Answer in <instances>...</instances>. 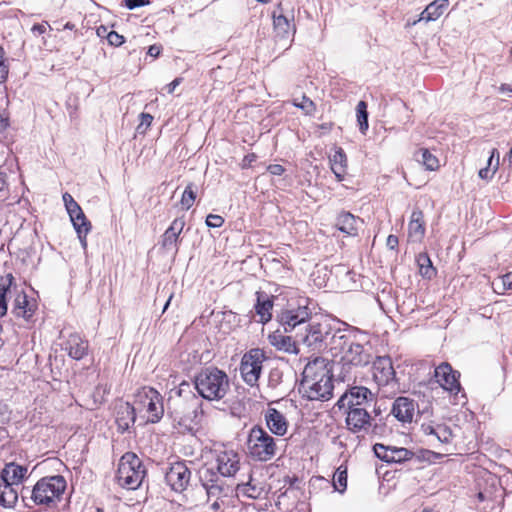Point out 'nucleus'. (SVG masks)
<instances>
[{
  "label": "nucleus",
  "mask_w": 512,
  "mask_h": 512,
  "mask_svg": "<svg viewBox=\"0 0 512 512\" xmlns=\"http://www.w3.org/2000/svg\"><path fill=\"white\" fill-rule=\"evenodd\" d=\"M302 376L300 389L309 400L327 401L332 398L334 381L328 360L316 357L306 364Z\"/></svg>",
  "instance_id": "1"
},
{
  "label": "nucleus",
  "mask_w": 512,
  "mask_h": 512,
  "mask_svg": "<svg viewBox=\"0 0 512 512\" xmlns=\"http://www.w3.org/2000/svg\"><path fill=\"white\" fill-rule=\"evenodd\" d=\"M202 401L193 393L182 394L179 390L167 403V413L180 432H192L200 425Z\"/></svg>",
  "instance_id": "2"
},
{
  "label": "nucleus",
  "mask_w": 512,
  "mask_h": 512,
  "mask_svg": "<svg viewBox=\"0 0 512 512\" xmlns=\"http://www.w3.org/2000/svg\"><path fill=\"white\" fill-rule=\"evenodd\" d=\"M195 388L204 399L220 400L229 390V378L224 371L208 367L195 377Z\"/></svg>",
  "instance_id": "3"
},
{
  "label": "nucleus",
  "mask_w": 512,
  "mask_h": 512,
  "mask_svg": "<svg viewBox=\"0 0 512 512\" xmlns=\"http://www.w3.org/2000/svg\"><path fill=\"white\" fill-rule=\"evenodd\" d=\"M247 449L253 460L267 462L275 457L278 446L277 441L264 428L254 426L248 434Z\"/></svg>",
  "instance_id": "4"
},
{
  "label": "nucleus",
  "mask_w": 512,
  "mask_h": 512,
  "mask_svg": "<svg viewBox=\"0 0 512 512\" xmlns=\"http://www.w3.org/2000/svg\"><path fill=\"white\" fill-rule=\"evenodd\" d=\"M145 474L146 470L140 458L136 454L128 452L119 461L116 479L120 486L134 490L141 485Z\"/></svg>",
  "instance_id": "5"
},
{
  "label": "nucleus",
  "mask_w": 512,
  "mask_h": 512,
  "mask_svg": "<svg viewBox=\"0 0 512 512\" xmlns=\"http://www.w3.org/2000/svg\"><path fill=\"white\" fill-rule=\"evenodd\" d=\"M66 489V480L61 475L43 477L37 481L30 491L31 500L36 505H50L59 500ZM29 492L28 489H26Z\"/></svg>",
  "instance_id": "6"
},
{
  "label": "nucleus",
  "mask_w": 512,
  "mask_h": 512,
  "mask_svg": "<svg viewBox=\"0 0 512 512\" xmlns=\"http://www.w3.org/2000/svg\"><path fill=\"white\" fill-rule=\"evenodd\" d=\"M309 322L303 327L301 332H297L298 341L313 350H321L327 347V339L331 334L329 323L309 319Z\"/></svg>",
  "instance_id": "7"
},
{
  "label": "nucleus",
  "mask_w": 512,
  "mask_h": 512,
  "mask_svg": "<svg viewBox=\"0 0 512 512\" xmlns=\"http://www.w3.org/2000/svg\"><path fill=\"white\" fill-rule=\"evenodd\" d=\"M266 360L265 352L260 348H253L247 351L240 364V373L243 381L253 387L257 384Z\"/></svg>",
  "instance_id": "8"
},
{
  "label": "nucleus",
  "mask_w": 512,
  "mask_h": 512,
  "mask_svg": "<svg viewBox=\"0 0 512 512\" xmlns=\"http://www.w3.org/2000/svg\"><path fill=\"white\" fill-rule=\"evenodd\" d=\"M136 403L146 410L149 422L157 423L163 417V399L156 389L152 387L141 388L136 394Z\"/></svg>",
  "instance_id": "9"
},
{
  "label": "nucleus",
  "mask_w": 512,
  "mask_h": 512,
  "mask_svg": "<svg viewBox=\"0 0 512 512\" xmlns=\"http://www.w3.org/2000/svg\"><path fill=\"white\" fill-rule=\"evenodd\" d=\"M308 304V298H300L296 308L290 307L281 312L278 318L285 333L292 332L296 328H299L302 331V326L310 319L311 316V310L309 309Z\"/></svg>",
  "instance_id": "10"
},
{
  "label": "nucleus",
  "mask_w": 512,
  "mask_h": 512,
  "mask_svg": "<svg viewBox=\"0 0 512 512\" xmlns=\"http://www.w3.org/2000/svg\"><path fill=\"white\" fill-rule=\"evenodd\" d=\"M214 458L219 477H233L240 469V455L233 449H215Z\"/></svg>",
  "instance_id": "11"
},
{
  "label": "nucleus",
  "mask_w": 512,
  "mask_h": 512,
  "mask_svg": "<svg viewBox=\"0 0 512 512\" xmlns=\"http://www.w3.org/2000/svg\"><path fill=\"white\" fill-rule=\"evenodd\" d=\"M373 399L374 394L367 387L353 386L346 390V392L339 398L337 406L339 409L366 408Z\"/></svg>",
  "instance_id": "12"
},
{
  "label": "nucleus",
  "mask_w": 512,
  "mask_h": 512,
  "mask_svg": "<svg viewBox=\"0 0 512 512\" xmlns=\"http://www.w3.org/2000/svg\"><path fill=\"white\" fill-rule=\"evenodd\" d=\"M199 477L209 499L211 497L219 499L222 495H227L225 491L227 487H225L224 482L213 467L203 466L199 470Z\"/></svg>",
  "instance_id": "13"
},
{
  "label": "nucleus",
  "mask_w": 512,
  "mask_h": 512,
  "mask_svg": "<svg viewBox=\"0 0 512 512\" xmlns=\"http://www.w3.org/2000/svg\"><path fill=\"white\" fill-rule=\"evenodd\" d=\"M372 373L373 379L379 387L396 382V372L389 356L377 357L372 364Z\"/></svg>",
  "instance_id": "14"
},
{
  "label": "nucleus",
  "mask_w": 512,
  "mask_h": 512,
  "mask_svg": "<svg viewBox=\"0 0 512 512\" xmlns=\"http://www.w3.org/2000/svg\"><path fill=\"white\" fill-rule=\"evenodd\" d=\"M434 377L437 383L450 393L458 394L461 389L459 382L460 373L453 370L452 366L447 362H443L435 368Z\"/></svg>",
  "instance_id": "15"
},
{
  "label": "nucleus",
  "mask_w": 512,
  "mask_h": 512,
  "mask_svg": "<svg viewBox=\"0 0 512 512\" xmlns=\"http://www.w3.org/2000/svg\"><path fill=\"white\" fill-rule=\"evenodd\" d=\"M346 410L345 423L347 429L354 433H367L371 426V416L365 407L344 408Z\"/></svg>",
  "instance_id": "16"
},
{
  "label": "nucleus",
  "mask_w": 512,
  "mask_h": 512,
  "mask_svg": "<svg viewBox=\"0 0 512 512\" xmlns=\"http://www.w3.org/2000/svg\"><path fill=\"white\" fill-rule=\"evenodd\" d=\"M191 472L183 462L174 463L165 475L168 485L176 492H182L189 484Z\"/></svg>",
  "instance_id": "17"
},
{
  "label": "nucleus",
  "mask_w": 512,
  "mask_h": 512,
  "mask_svg": "<svg viewBox=\"0 0 512 512\" xmlns=\"http://www.w3.org/2000/svg\"><path fill=\"white\" fill-rule=\"evenodd\" d=\"M371 361L370 352L361 344L353 342L341 356L343 366H366Z\"/></svg>",
  "instance_id": "18"
},
{
  "label": "nucleus",
  "mask_w": 512,
  "mask_h": 512,
  "mask_svg": "<svg viewBox=\"0 0 512 512\" xmlns=\"http://www.w3.org/2000/svg\"><path fill=\"white\" fill-rule=\"evenodd\" d=\"M184 226L185 220L183 217L176 218L172 221L170 226L165 230L164 234L161 236V246L164 250H174L175 253L178 252L179 237L183 231Z\"/></svg>",
  "instance_id": "19"
},
{
  "label": "nucleus",
  "mask_w": 512,
  "mask_h": 512,
  "mask_svg": "<svg viewBox=\"0 0 512 512\" xmlns=\"http://www.w3.org/2000/svg\"><path fill=\"white\" fill-rule=\"evenodd\" d=\"M37 305L34 301H30L24 291H17L12 304L11 313L17 318H23L29 321L35 311Z\"/></svg>",
  "instance_id": "20"
},
{
  "label": "nucleus",
  "mask_w": 512,
  "mask_h": 512,
  "mask_svg": "<svg viewBox=\"0 0 512 512\" xmlns=\"http://www.w3.org/2000/svg\"><path fill=\"white\" fill-rule=\"evenodd\" d=\"M416 404L414 400L408 397H398L395 399L391 413L394 417L402 423H410L415 414Z\"/></svg>",
  "instance_id": "21"
},
{
  "label": "nucleus",
  "mask_w": 512,
  "mask_h": 512,
  "mask_svg": "<svg viewBox=\"0 0 512 512\" xmlns=\"http://www.w3.org/2000/svg\"><path fill=\"white\" fill-rule=\"evenodd\" d=\"M265 422L269 430L276 436H283L288 429V422L285 416L275 408H268L265 411Z\"/></svg>",
  "instance_id": "22"
},
{
  "label": "nucleus",
  "mask_w": 512,
  "mask_h": 512,
  "mask_svg": "<svg viewBox=\"0 0 512 512\" xmlns=\"http://www.w3.org/2000/svg\"><path fill=\"white\" fill-rule=\"evenodd\" d=\"M136 420L135 408L128 402L120 403L116 408V424L121 432L127 431Z\"/></svg>",
  "instance_id": "23"
},
{
  "label": "nucleus",
  "mask_w": 512,
  "mask_h": 512,
  "mask_svg": "<svg viewBox=\"0 0 512 512\" xmlns=\"http://www.w3.org/2000/svg\"><path fill=\"white\" fill-rule=\"evenodd\" d=\"M425 235V221L423 212L420 209L412 211L408 224V236L413 242H420Z\"/></svg>",
  "instance_id": "24"
},
{
  "label": "nucleus",
  "mask_w": 512,
  "mask_h": 512,
  "mask_svg": "<svg viewBox=\"0 0 512 512\" xmlns=\"http://www.w3.org/2000/svg\"><path fill=\"white\" fill-rule=\"evenodd\" d=\"M422 430L426 436L433 438L440 444H449L453 438L451 428L445 424H423Z\"/></svg>",
  "instance_id": "25"
},
{
  "label": "nucleus",
  "mask_w": 512,
  "mask_h": 512,
  "mask_svg": "<svg viewBox=\"0 0 512 512\" xmlns=\"http://www.w3.org/2000/svg\"><path fill=\"white\" fill-rule=\"evenodd\" d=\"M269 343L279 351L290 354H298L297 343L291 336L285 335L280 331H275L268 336Z\"/></svg>",
  "instance_id": "26"
},
{
  "label": "nucleus",
  "mask_w": 512,
  "mask_h": 512,
  "mask_svg": "<svg viewBox=\"0 0 512 512\" xmlns=\"http://www.w3.org/2000/svg\"><path fill=\"white\" fill-rule=\"evenodd\" d=\"M65 350L71 358L81 360L87 355L88 342L78 334H71L65 343Z\"/></svg>",
  "instance_id": "27"
},
{
  "label": "nucleus",
  "mask_w": 512,
  "mask_h": 512,
  "mask_svg": "<svg viewBox=\"0 0 512 512\" xmlns=\"http://www.w3.org/2000/svg\"><path fill=\"white\" fill-rule=\"evenodd\" d=\"M27 467L14 462L7 463L2 470L3 482L12 485L20 484L27 475Z\"/></svg>",
  "instance_id": "28"
},
{
  "label": "nucleus",
  "mask_w": 512,
  "mask_h": 512,
  "mask_svg": "<svg viewBox=\"0 0 512 512\" xmlns=\"http://www.w3.org/2000/svg\"><path fill=\"white\" fill-rule=\"evenodd\" d=\"M254 308L260 318L259 322L265 324L271 320L273 301L266 293L257 292V301Z\"/></svg>",
  "instance_id": "29"
},
{
  "label": "nucleus",
  "mask_w": 512,
  "mask_h": 512,
  "mask_svg": "<svg viewBox=\"0 0 512 512\" xmlns=\"http://www.w3.org/2000/svg\"><path fill=\"white\" fill-rule=\"evenodd\" d=\"M274 30L277 36L286 38L289 36L291 31L290 20L283 15L282 3L277 4L276 10L272 13Z\"/></svg>",
  "instance_id": "30"
},
{
  "label": "nucleus",
  "mask_w": 512,
  "mask_h": 512,
  "mask_svg": "<svg viewBox=\"0 0 512 512\" xmlns=\"http://www.w3.org/2000/svg\"><path fill=\"white\" fill-rule=\"evenodd\" d=\"M449 5V0H435L420 14L418 21H435L443 15Z\"/></svg>",
  "instance_id": "31"
},
{
  "label": "nucleus",
  "mask_w": 512,
  "mask_h": 512,
  "mask_svg": "<svg viewBox=\"0 0 512 512\" xmlns=\"http://www.w3.org/2000/svg\"><path fill=\"white\" fill-rule=\"evenodd\" d=\"M349 336L341 332L340 330L334 332L330 337V351L333 357L344 355L345 350L352 344Z\"/></svg>",
  "instance_id": "32"
},
{
  "label": "nucleus",
  "mask_w": 512,
  "mask_h": 512,
  "mask_svg": "<svg viewBox=\"0 0 512 512\" xmlns=\"http://www.w3.org/2000/svg\"><path fill=\"white\" fill-rule=\"evenodd\" d=\"M331 170L338 181H342L346 174L347 158L342 148H337L330 156Z\"/></svg>",
  "instance_id": "33"
},
{
  "label": "nucleus",
  "mask_w": 512,
  "mask_h": 512,
  "mask_svg": "<svg viewBox=\"0 0 512 512\" xmlns=\"http://www.w3.org/2000/svg\"><path fill=\"white\" fill-rule=\"evenodd\" d=\"M357 219L354 215L349 212H342L338 215L336 220V226L338 229L347 235H356L358 231Z\"/></svg>",
  "instance_id": "34"
},
{
  "label": "nucleus",
  "mask_w": 512,
  "mask_h": 512,
  "mask_svg": "<svg viewBox=\"0 0 512 512\" xmlns=\"http://www.w3.org/2000/svg\"><path fill=\"white\" fill-rule=\"evenodd\" d=\"M236 493L238 496L247 497L249 499H259L263 493V487L254 483L252 475L246 483L237 484Z\"/></svg>",
  "instance_id": "35"
},
{
  "label": "nucleus",
  "mask_w": 512,
  "mask_h": 512,
  "mask_svg": "<svg viewBox=\"0 0 512 512\" xmlns=\"http://www.w3.org/2000/svg\"><path fill=\"white\" fill-rule=\"evenodd\" d=\"M414 158L417 162L421 163L426 170L436 171L440 167L438 158L426 148L418 149L414 153Z\"/></svg>",
  "instance_id": "36"
},
{
  "label": "nucleus",
  "mask_w": 512,
  "mask_h": 512,
  "mask_svg": "<svg viewBox=\"0 0 512 512\" xmlns=\"http://www.w3.org/2000/svg\"><path fill=\"white\" fill-rule=\"evenodd\" d=\"M18 500V492L14 485L3 482L0 485V504L4 508H12Z\"/></svg>",
  "instance_id": "37"
},
{
  "label": "nucleus",
  "mask_w": 512,
  "mask_h": 512,
  "mask_svg": "<svg viewBox=\"0 0 512 512\" xmlns=\"http://www.w3.org/2000/svg\"><path fill=\"white\" fill-rule=\"evenodd\" d=\"M14 277L8 274L5 282L0 284V318L6 315L8 310L7 295L12 294V283Z\"/></svg>",
  "instance_id": "38"
},
{
  "label": "nucleus",
  "mask_w": 512,
  "mask_h": 512,
  "mask_svg": "<svg viewBox=\"0 0 512 512\" xmlns=\"http://www.w3.org/2000/svg\"><path fill=\"white\" fill-rule=\"evenodd\" d=\"M499 165V153L496 149H493L491 152V155L487 161V166L484 168H481L479 170V177L484 180L491 179L496 171L498 170Z\"/></svg>",
  "instance_id": "39"
},
{
  "label": "nucleus",
  "mask_w": 512,
  "mask_h": 512,
  "mask_svg": "<svg viewBox=\"0 0 512 512\" xmlns=\"http://www.w3.org/2000/svg\"><path fill=\"white\" fill-rule=\"evenodd\" d=\"M417 263L419 265L420 273L423 277L431 279L435 275L436 270L433 267L432 261L428 254L420 253L417 257Z\"/></svg>",
  "instance_id": "40"
},
{
  "label": "nucleus",
  "mask_w": 512,
  "mask_h": 512,
  "mask_svg": "<svg viewBox=\"0 0 512 512\" xmlns=\"http://www.w3.org/2000/svg\"><path fill=\"white\" fill-rule=\"evenodd\" d=\"M70 219L77 233L89 232L91 229V223L87 220L82 209L78 212L70 214Z\"/></svg>",
  "instance_id": "41"
},
{
  "label": "nucleus",
  "mask_w": 512,
  "mask_h": 512,
  "mask_svg": "<svg viewBox=\"0 0 512 512\" xmlns=\"http://www.w3.org/2000/svg\"><path fill=\"white\" fill-rule=\"evenodd\" d=\"M356 112H357V122L359 125L360 132L362 134H366L369 124H368L367 104L365 101L358 102V104L356 106Z\"/></svg>",
  "instance_id": "42"
},
{
  "label": "nucleus",
  "mask_w": 512,
  "mask_h": 512,
  "mask_svg": "<svg viewBox=\"0 0 512 512\" xmlns=\"http://www.w3.org/2000/svg\"><path fill=\"white\" fill-rule=\"evenodd\" d=\"M389 462L401 463L407 460H410L413 456V453L406 448H397L391 447V451L389 452Z\"/></svg>",
  "instance_id": "43"
},
{
  "label": "nucleus",
  "mask_w": 512,
  "mask_h": 512,
  "mask_svg": "<svg viewBox=\"0 0 512 512\" xmlns=\"http://www.w3.org/2000/svg\"><path fill=\"white\" fill-rule=\"evenodd\" d=\"M334 488L339 492H344L347 488V469L340 466L333 477Z\"/></svg>",
  "instance_id": "44"
},
{
  "label": "nucleus",
  "mask_w": 512,
  "mask_h": 512,
  "mask_svg": "<svg viewBox=\"0 0 512 512\" xmlns=\"http://www.w3.org/2000/svg\"><path fill=\"white\" fill-rule=\"evenodd\" d=\"M196 199V193L193 190V184L190 183L186 186L182 197H181V205L184 209L188 210L192 207L194 201Z\"/></svg>",
  "instance_id": "45"
},
{
  "label": "nucleus",
  "mask_w": 512,
  "mask_h": 512,
  "mask_svg": "<svg viewBox=\"0 0 512 512\" xmlns=\"http://www.w3.org/2000/svg\"><path fill=\"white\" fill-rule=\"evenodd\" d=\"M293 105L297 108H300L305 113V115H313L316 111L315 103L305 95L302 96L300 102L294 100Z\"/></svg>",
  "instance_id": "46"
},
{
  "label": "nucleus",
  "mask_w": 512,
  "mask_h": 512,
  "mask_svg": "<svg viewBox=\"0 0 512 512\" xmlns=\"http://www.w3.org/2000/svg\"><path fill=\"white\" fill-rule=\"evenodd\" d=\"M495 285L497 287L495 291H498L499 293L512 290V272L503 275Z\"/></svg>",
  "instance_id": "47"
},
{
  "label": "nucleus",
  "mask_w": 512,
  "mask_h": 512,
  "mask_svg": "<svg viewBox=\"0 0 512 512\" xmlns=\"http://www.w3.org/2000/svg\"><path fill=\"white\" fill-rule=\"evenodd\" d=\"M282 371L278 368L271 369L268 376V386L276 388L282 382Z\"/></svg>",
  "instance_id": "48"
},
{
  "label": "nucleus",
  "mask_w": 512,
  "mask_h": 512,
  "mask_svg": "<svg viewBox=\"0 0 512 512\" xmlns=\"http://www.w3.org/2000/svg\"><path fill=\"white\" fill-rule=\"evenodd\" d=\"M373 449H374L375 455L379 459H381L385 462H389V454H390L389 452L391 451V446H385L383 444L377 443L374 445Z\"/></svg>",
  "instance_id": "49"
},
{
  "label": "nucleus",
  "mask_w": 512,
  "mask_h": 512,
  "mask_svg": "<svg viewBox=\"0 0 512 512\" xmlns=\"http://www.w3.org/2000/svg\"><path fill=\"white\" fill-rule=\"evenodd\" d=\"M224 218L217 214H209L206 217V225L210 228H219L223 225Z\"/></svg>",
  "instance_id": "50"
},
{
  "label": "nucleus",
  "mask_w": 512,
  "mask_h": 512,
  "mask_svg": "<svg viewBox=\"0 0 512 512\" xmlns=\"http://www.w3.org/2000/svg\"><path fill=\"white\" fill-rule=\"evenodd\" d=\"M108 42L110 45H113V46H120L124 43L125 39H124V36L118 34L117 32L115 31H110L107 36H106Z\"/></svg>",
  "instance_id": "51"
},
{
  "label": "nucleus",
  "mask_w": 512,
  "mask_h": 512,
  "mask_svg": "<svg viewBox=\"0 0 512 512\" xmlns=\"http://www.w3.org/2000/svg\"><path fill=\"white\" fill-rule=\"evenodd\" d=\"M149 3V0H125V6L130 10L148 5Z\"/></svg>",
  "instance_id": "52"
},
{
  "label": "nucleus",
  "mask_w": 512,
  "mask_h": 512,
  "mask_svg": "<svg viewBox=\"0 0 512 512\" xmlns=\"http://www.w3.org/2000/svg\"><path fill=\"white\" fill-rule=\"evenodd\" d=\"M270 174L280 176L285 172V168L280 164H271L267 167Z\"/></svg>",
  "instance_id": "53"
},
{
  "label": "nucleus",
  "mask_w": 512,
  "mask_h": 512,
  "mask_svg": "<svg viewBox=\"0 0 512 512\" xmlns=\"http://www.w3.org/2000/svg\"><path fill=\"white\" fill-rule=\"evenodd\" d=\"M141 122L138 126V129H140L142 126L149 127L153 121V117L150 114L147 113H141Z\"/></svg>",
  "instance_id": "54"
},
{
  "label": "nucleus",
  "mask_w": 512,
  "mask_h": 512,
  "mask_svg": "<svg viewBox=\"0 0 512 512\" xmlns=\"http://www.w3.org/2000/svg\"><path fill=\"white\" fill-rule=\"evenodd\" d=\"M9 73L8 65L5 63V61L0 62V83H3L7 80Z\"/></svg>",
  "instance_id": "55"
},
{
  "label": "nucleus",
  "mask_w": 512,
  "mask_h": 512,
  "mask_svg": "<svg viewBox=\"0 0 512 512\" xmlns=\"http://www.w3.org/2000/svg\"><path fill=\"white\" fill-rule=\"evenodd\" d=\"M69 201L70 202L65 205L69 215L73 214L74 212H78L79 210H81V207L79 206V204L74 199H71Z\"/></svg>",
  "instance_id": "56"
},
{
  "label": "nucleus",
  "mask_w": 512,
  "mask_h": 512,
  "mask_svg": "<svg viewBox=\"0 0 512 512\" xmlns=\"http://www.w3.org/2000/svg\"><path fill=\"white\" fill-rule=\"evenodd\" d=\"M399 244L398 237L395 235H389L387 237L386 245L389 249L394 250Z\"/></svg>",
  "instance_id": "57"
},
{
  "label": "nucleus",
  "mask_w": 512,
  "mask_h": 512,
  "mask_svg": "<svg viewBox=\"0 0 512 512\" xmlns=\"http://www.w3.org/2000/svg\"><path fill=\"white\" fill-rule=\"evenodd\" d=\"M46 29L47 28H46L45 24H35V25H33L31 31L35 35H41V34H44L46 32Z\"/></svg>",
  "instance_id": "58"
},
{
  "label": "nucleus",
  "mask_w": 512,
  "mask_h": 512,
  "mask_svg": "<svg viewBox=\"0 0 512 512\" xmlns=\"http://www.w3.org/2000/svg\"><path fill=\"white\" fill-rule=\"evenodd\" d=\"M161 52V46L151 45L148 49V55L152 57H158Z\"/></svg>",
  "instance_id": "59"
},
{
  "label": "nucleus",
  "mask_w": 512,
  "mask_h": 512,
  "mask_svg": "<svg viewBox=\"0 0 512 512\" xmlns=\"http://www.w3.org/2000/svg\"><path fill=\"white\" fill-rule=\"evenodd\" d=\"M181 83V78L174 79L171 83L166 86L168 93H173L175 88Z\"/></svg>",
  "instance_id": "60"
},
{
  "label": "nucleus",
  "mask_w": 512,
  "mask_h": 512,
  "mask_svg": "<svg viewBox=\"0 0 512 512\" xmlns=\"http://www.w3.org/2000/svg\"><path fill=\"white\" fill-rule=\"evenodd\" d=\"M89 232H83V233H77L78 235V238L80 240V243H81V246L83 249H86L87 248V240H86V237H87V234Z\"/></svg>",
  "instance_id": "61"
},
{
  "label": "nucleus",
  "mask_w": 512,
  "mask_h": 512,
  "mask_svg": "<svg viewBox=\"0 0 512 512\" xmlns=\"http://www.w3.org/2000/svg\"><path fill=\"white\" fill-rule=\"evenodd\" d=\"M6 178H7L6 173L0 172V191H3L7 186Z\"/></svg>",
  "instance_id": "62"
},
{
  "label": "nucleus",
  "mask_w": 512,
  "mask_h": 512,
  "mask_svg": "<svg viewBox=\"0 0 512 512\" xmlns=\"http://www.w3.org/2000/svg\"><path fill=\"white\" fill-rule=\"evenodd\" d=\"M500 92L502 93H505V92H512V84H507V83H504L500 86L499 88Z\"/></svg>",
  "instance_id": "63"
},
{
  "label": "nucleus",
  "mask_w": 512,
  "mask_h": 512,
  "mask_svg": "<svg viewBox=\"0 0 512 512\" xmlns=\"http://www.w3.org/2000/svg\"><path fill=\"white\" fill-rule=\"evenodd\" d=\"M71 199H74V198L69 193L63 194V201H64L65 205L68 204L70 202L69 200H71Z\"/></svg>",
  "instance_id": "64"
}]
</instances>
